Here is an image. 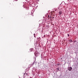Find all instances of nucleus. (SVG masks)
Listing matches in <instances>:
<instances>
[{
    "label": "nucleus",
    "instance_id": "obj_5",
    "mask_svg": "<svg viewBox=\"0 0 78 78\" xmlns=\"http://www.w3.org/2000/svg\"><path fill=\"white\" fill-rule=\"evenodd\" d=\"M57 70H59V68H57Z\"/></svg>",
    "mask_w": 78,
    "mask_h": 78
},
{
    "label": "nucleus",
    "instance_id": "obj_1",
    "mask_svg": "<svg viewBox=\"0 0 78 78\" xmlns=\"http://www.w3.org/2000/svg\"><path fill=\"white\" fill-rule=\"evenodd\" d=\"M68 70L69 71H71V70H72V68L71 67H70L69 68H68Z\"/></svg>",
    "mask_w": 78,
    "mask_h": 78
},
{
    "label": "nucleus",
    "instance_id": "obj_4",
    "mask_svg": "<svg viewBox=\"0 0 78 78\" xmlns=\"http://www.w3.org/2000/svg\"><path fill=\"white\" fill-rule=\"evenodd\" d=\"M34 62H33V63L32 64V65L33 66V65H34Z\"/></svg>",
    "mask_w": 78,
    "mask_h": 78
},
{
    "label": "nucleus",
    "instance_id": "obj_8",
    "mask_svg": "<svg viewBox=\"0 0 78 78\" xmlns=\"http://www.w3.org/2000/svg\"><path fill=\"white\" fill-rule=\"evenodd\" d=\"M53 18H54V17H53Z\"/></svg>",
    "mask_w": 78,
    "mask_h": 78
},
{
    "label": "nucleus",
    "instance_id": "obj_7",
    "mask_svg": "<svg viewBox=\"0 0 78 78\" xmlns=\"http://www.w3.org/2000/svg\"><path fill=\"white\" fill-rule=\"evenodd\" d=\"M48 17H49V15H48Z\"/></svg>",
    "mask_w": 78,
    "mask_h": 78
},
{
    "label": "nucleus",
    "instance_id": "obj_3",
    "mask_svg": "<svg viewBox=\"0 0 78 78\" xmlns=\"http://www.w3.org/2000/svg\"><path fill=\"white\" fill-rule=\"evenodd\" d=\"M69 42H72L73 41H72V40H69Z\"/></svg>",
    "mask_w": 78,
    "mask_h": 78
},
{
    "label": "nucleus",
    "instance_id": "obj_2",
    "mask_svg": "<svg viewBox=\"0 0 78 78\" xmlns=\"http://www.w3.org/2000/svg\"><path fill=\"white\" fill-rule=\"evenodd\" d=\"M59 13L60 15H61V14H62V11H60L59 12Z\"/></svg>",
    "mask_w": 78,
    "mask_h": 78
},
{
    "label": "nucleus",
    "instance_id": "obj_6",
    "mask_svg": "<svg viewBox=\"0 0 78 78\" xmlns=\"http://www.w3.org/2000/svg\"><path fill=\"white\" fill-rule=\"evenodd\" d=\"M67 35H68V36L69 37V34H68Z\"/></svg>",
    "mask_w": 78,
    "mask_h": 78
}]
</instances>
